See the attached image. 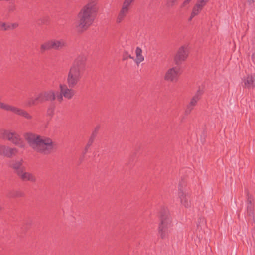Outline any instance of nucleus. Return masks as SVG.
<instances>
[{
    "label": "nucleus",
    "instance_id": "1",
    "mask_svg": "<svg viewBox=\"0 0 255 255\" xmlns=\"http://www.w3.org/2000/svg\"><path fill=\"white\" fill-rule=\"evenodd\" d=\"M98 0H89L78 14V26L86 30L94 22L98 11Z\"/></svg>",
    "mask_w": 255,
    "mask_h": 255
},
{
    "label": "nucleus",
    "instance_id": "2",
    "mask_svg": "<svg viewBox=\"0 0 255 255\" xmlns=\"http://www.w3.org/2000/svg\"><path fill=\"white\" fill-rule=\"evenodd\" d=\"M26 139L30 146L38 152L47 154L54 147L52 140L46 137L30 134L28 135Z\"/></svg>",
    "mask_w": 255,
    "mask_h": 255
},
{
    "label": "nucleus",
    "instance_id": "3",
    "mask_svg": "<svg viewBox=\"0 0 255 255\" xmlns=\"http://www.w3.org/2000/svg\"><path fill=\"white\" fill-rule=\"evenodd\" d=\"M58 94H56L53 90H49L41 93L29 99L27 102V105L32 106L37 105L44 100H54L57 98V95Z\"/></svg>",
    "mask_w": 255,
    "mask_h": 255
},
{
    "label": "nucleus",
    "instance_id": "4",
    "mask_svg": "<svg viewBox=\"0 0 255 255\" xmlns=\"http://www.w3.org/2000/svg\"><path fill=\"white\" fill-rule=\"evenodd\" d=\"M66 45V42L64 39L50 40L44 42L41 45L40 52L43 53L44 51L49 50L51 49L59 50L62 49Z\"/></svg>",
    "mask_w": 255,
    "mask_h": 255
},
{
    "label": "nucleus",
    "instance_id": "5",
    "mask_svg": "<svg viewBox=\"0 0 255 255\" xmlns=\"http://www.w3.org/2000/svg\"><path fill=\"white\" fill-rule=\"evenodd\" d=\"M0 108L6 111H11L14 114L23 116L28 119L31 118V116L26 111L1 101H0Z\"/></svg>",
    "mask_w": 255,
    "mask_h": 255
},
{
    "label": "nucleus",
    "instance_id": "6",
    "mask_svg": "<svg viewBox=\"0 0 255 255\" xmlns=\"http://www.w3.org/2000/svg\"><path fill=\"white\" fill-rule=\"evenodd\" d=\"M80 76V70L77 66H73L70 69L68 78L67 83L70 87H74L77 83Z\"/></svg>",
    "mask_w": 255,
    "mask_h": 255
},
{
    "label": "nucleus",
    "instance_id": "7",
    "mask_svg": "<svg viewBox=\"0 0 255 255\" xmlns=\"http://www.w3.org/2000/svg\"><path fill=\"white\" fill-rule=\"evenodd\" d=\"M190 48L188 45L181 46L174 57V61L176 64L184 62L188 58Z\"/></svg>",
    "mask_w": 255,
    "mask_h": 255
},
{
    "label": "nucleus",
    "instance_id": "8",
    "mask_svg": "<svg viewBox=\"0 0 255 255\" xmlns=\"http://www.w3.org/2000/svg\"><path fill=\"white\" fill-rule=\"evenodd\" d=\"M136 58L134 59L133 57L131 56L128 53H124L123 56V60L124 61H127V62H129V60H133L136 64H139L143 62L144 60V57L142 55V50L139 47H137L135 49ZM131 61H129L130 62Z\"/></svg>",
    "mask_w": 255,
    "mask_h": 255
},
{
    "label": "nucleus",
    "instance_id": "9",
    "mask_svg": "<svg viewBox=\"0 0 255 255\" xmlns=\"http://www.w3.org/2000/svg\"><path fill=\"white\" fill-rule=\"evenodd\" d=\"M180 73L181 70L178 66L173 67L167 70L165 74L164 79L168 82H176Z\"/></svg>",
    "mask_w": 255,
    "mask_h": 255
},
{
    "label": "nucleus",
    "instance_id": "10",
    "mask_svg": "<svg viewBox=\"0 0 255 255\" xmlns=\"http://www.w3.org/2000/svg\"><path fill=\"white\" fill-rule=\"evenodd\" d=\"M60 92L57 95V99L59 102L63 100V97L68 99H71L75 94V91L70 88H68L66 85H60Z\"/></svg>",
    "mask_w": 255,
    "mask_h": 255
},
{
    "label": "nucleus",
    "instance_id": "11",
    "mask_svg": "<svg viewBox=\"0 0 255 255\" xmlns=\"http://www.w3.org/2000/svg\"><path fill=\"white\" fill-rule=\"evenodd\" d=\"M209 0H197L195 4L193 7L191 15L188 19V20L190 21H191L195 16L198 15Z\"/></svg>",
    "mask_w": 255,
    "mask_h": 255
},
{
    "label": "nucleus",
    "instance_id": "12",
    "mask_svg": "<svg viewBox=\"0 0 255 255\" xmlns=\"http://www.w3.org/2000/svg\"><path fill=\"white\" fill-rule=\"evenodd\" d=\"M17 152L18 150L16 148L0 143V155L11 157L15 155Z\"/></svg>",
    "mask_w": 255,
    "mask_h": 255
},
{
    "label": "nucleus",
    "instance_id": "13",
    "mask_svg": "<svg viewBox=\"0 0 255 255\" xmlns=\"http://www.w3.org/2000/svg\"><path fill=\"white\" fill-rule=\"evenodd\" d=\"M172 223L171 219L169 217L163 218L161 221V224L159 228V233L161 238L163 239L166 236V231L170 227Z\"/></svg>",
    "mask_w": 255,
    "mask_h": 255
},
{
    "label": "nucleus",
    "instance_id": "14",
    "mask_svg": "<svg viewBox=\"0 0 255 255\" xmlns=\"http://www.w3.org/2000/svg\"><path fill=\"white\" fill-rule=\"evenodd\" d=\"M178 197L181 204L184 207L187 208L190 205L189 198L186 192L182 188L178 189Z\"/></svg>",
    "mask_w": 255,
    "mask_h": 255
},
{
    "label": "nucleus",
    "instance_id": "15",
    "mask_svg": "<svg viewBox=\"0 0 255 255\" xmlns=\"http://www.w3.org/2000/svg\"><path fill=\"white\" fill-rule=\"evenodd\" d=\"M17 175L23 180L34 182L36 180L35 177L31 173L26 172L25 168L22 171H19Z\"/></svg>",
    "mask_w": 255,
    "mask_h": 255
},
{
    "label": "nucleus",
    "instance_id": "16",
    "mask_svg": "<svg viewBox=\"0 0 255 255\" xmlns=\"http://www.w3.org/2000/svg\"><path fill=\"white\" fill-rule=\"evenodd\" d=\"M244 86L246 88H251L255 87V74L248 75L243 79Z\"/></svg>",
    "mask_w": 255,
    "mask_h": 255
},
{
    "label": "nucleus",
    "instance_id": "17",
    "mask_svg": "<svg viewBox=\"0 0 255 255\" xmlns=\"http://www.w3.org/2000/svg\"><path fill=\"white\" fill-rule=\"evenodd\" d=\"M201 94L200 91H198L197 94L192 98L189 105L187 106L185 112L188 114L189 113L193 108V107L195 106L197 102L199 99V96Z\"/></svg>",
    "mask_w": 255,
    "mask_h": 255
},
{
    "label": "nucleus",
    "instance_id": "18",
    "mask_svg": "<svg viewBox=\"0 0 255 255\" xmlns=\"http://www.w3.org/2000/svg\"><path fill=\"white\" fill-rule=\"evenodd\" d=\"M15 132L11 130L2 129L0 131V135L3 139L11 141L15 134Z\"/></svg>",
    "mask_w": 255,
    "mask_h": 255
},
{
    "label": "nucleus",
    "instance_id": "19",
    "mask_svg": "<svg viewBox=\"0 0 255 255\" xmlns=\"http://www.w3.org/2000/svg\"><path fill=\"white\" fill-rule=\"evenodd\" d=\"M23 160L19 159L13 162L11 164V167L15 170L17 174H18L19 171H22L25 168L23 166Z\"/></svg>",
    "mask_w": 255,
    "mask_h": 255
},
{
    "label": "nucleus",
    "instance_id": "20",
    "mask_svg": "<svg viewBox=\"0 0 255 255\" xmlns=\"http://www.w3.org/2000/svg\"><path fill=\"white\" fill-rule=\"evenodd\" d=\"M247 215L251 217L253 214V206L252 204V199L251 195H250L247 192Z\"/></svg>",
    "mask_w": 255,
    "mask_h": 255
},
{
    "label": "nucleus",
    "instance_id": "21",
    "mask_svg": "<svg viewBox=\"0 0 255 255\" xmlns=\"http://www.w3.org/2000/svg\"><path fill=\"white\" fill-rule=\"evenodd\" d=\"M128 13L129 12L128 11L120 9L116 17V23L118 24L121 23L124 20Z\"/></svg>",
    "mask_w": 255,
    "mask_h": 255
},
{
    "label": "nucleus",
    "instance_id": "22",
    "mask_svg": "<svg viewBox=\"0 0 255 255\" xmlns=\"http://www.w3.org/2000/svg\"><path fill=\"white\" fill-rule=\"evenodd\" d=\"M10 141L16 146L20 148H23L25 146L24 142L16 133H15Z\"/></svg>",
    "mask_w": 255,
    "mask_h": 255
},
{
    "label": "nucleus",
    "instance_id": "23",
    "mask_svg": "<svg viewBox=\"0 0 255 255\" xmlns=\"http://www.w3.org/2000/svg\"><path fill=\"white\" fill-rule=\"evenodd\" d=\"M134 1L133 0H124L121 9L129 12L131 5Z\"/></svg>",
    "mask_w": 255,
    "mask_h": 255
},
{
    "label": "nucleus",
    "instance_id": "24",
    "mask_svg": "<svg viewBox=\"0 0 255 255\" xmlns=\"http://www.w3.org/2000/svg\"><path fill=\"white\" fill-rule=\"evenodd\" d=\"M86 59L87 55L85 53H81L75 59V62L76 64H82L86 62Z\"/></svg>",
    "mask_w": 255,
    "mask_h": 255
},
{
    "label": "nucleus",
    "instance_id": "25",
    "mask_svg": "<svg viewBox=\"0 0 255 255\" xmlns=\"http://www.w3.org/2000/svg\"><path fill=\"white\" fill-rule=\"evenodd\" d=\"M10 28L5 23L0 22V30H7Z\"/></svg>",
    "mask_w": 255,
    "mask_h": 255
},
{
    "label": "nucleus",
    "instance_id": "26",
    "mask_svg": "<svg viewBox=\"0 0 255 255\" xmlns=\"http://www.w3.org/2000/svg\"><path fill=\"white\" fill-rule=\"evenodd\" d=\"M16 8V5L14 4H11L8 6L7 10L9 13H12L15 11Z\"/></svg>",
    "mask_w": 255,
    "mask_h": 255
},
{
    "label": "nucleus",
    "instance_id": "27",
    "mask_svg": "<svg viewBox=\"0 0 255 255\" xmlns=\"http://www.w3.org/2000/svg\"><path fill=\"white\" fill-rule=\"evenodd\" d=\"M177 1V0H167V5L169 7L173 6Z\"/></svg>",
    "mask_w": 255,
    "mask_h": 255
},
{
    "label": "nucleus",
    "instance_id": "28",
    "mask_svg": "<svg viewBox=\"0 0 255 255\" xmlns=\"http://www.w3.org/2000/svg\"><path fill=\"white\" fill-rule=\"evenodd\" d=\"M191 1V0H185L183 3L181 5V7H185L187 5H188L189 2Z\"/></svg>",
    "mask_w": 255,
    "mask_h": 255
},
{
    "label": "nucleus",
    "instance_id": "29",
    "mask_svg": "<svg viewBox=\"0 0 255 255\" xmlns=\"http://www.w3.org/2000/svg\"><path fill=\"white\" fill-rule=\"evenodd\" d=\"M191 1V0H185L183 3L181 5V7H185L187 5H188L189 2Z\"/></svg>",
    "mask_w": 255,
    "mask_h": 255
},
{
    "label": "nucleus",
    "instance_id": "30",
    "mask_svg": "<svg viewBox=\"0 0 255 255\" xmlns=\"http://www.w3.org/2000/svg\"><path fill=\"white\" fill-rule=\"evenodd\" d=\"M191 1V0H185L183 3L181 5V7H185L187 5H188L189 2Z\"/></svg>",
    "mask_w": 255,
    "mask_h": 255
},
{
    "label": "nucleus",
    "instance_id": "31",
    "mask_svg": "<svg viewBox=\"0 0 255 255\" xmlns=\"http://www.w3.org/2000/svg\"><path fill=\"white\" fill-rule=\"evenodd\" d=\"M191 1V0H185L183 3L181 5V7H185L187 5H188L189 2Z\"/></svg>",
    "mask_w": 255,
    "mask_h": 255
},
{
    "label": "nucleus",
    "instance_id": "32",
    "mask_svg": "<svg viewBox=\"0 0 255 255\" xmlns=\"http://www.w3.org/2000/svg\"><path fill=\"white\" fill-rule=\"evenodd\" d=\"M9 26H10V28L9 29H13L18 26V24L17 23H14Z\"/></svg>",
    "mask_w": 255,
    "mask_h": 255
},
{
    "label": "nucleus",
    "instance_id": "33",
    "mask_svg": "<svg viewBox=\"0 0 255 255\" xmlns=\"http://www.w3.org/2000/svg\"><path fill=\"white\" fill-rule=\"evenodd\" d=\"M252 59L253 62H255V51L253 52L252 55Z\"/></svg>",
    "mask_w": 255,
    "mask_h": 255
},
{
    "label": "nucleus",
    "instance_id": "34",
    "mask_svg": "<svg viewBox=\"0 0 255 255\" xmlns=\"http://www.w3.org/2000/svg\"><path fill=\"white\" fill-rule=\"evenodd\" d=\"M247 1L249 4H252L255 2V0H247Z\"/></svg>",
    "mask_w": 255,
    "mask_h": 255
}]
</instances>
